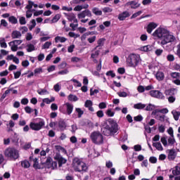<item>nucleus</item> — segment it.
<instances>
[{
  "label": "nucleus",
  "instance_id": "864d4df0",
  "mask_svg": "<svg viewBox=\"0 0 180 180\" xmlns=\"http://www.w3.org/2000/svg\"><path fill=\"white\" fill-rule=\"evenodd\" d=\"M176 98H175V96H170L168 97V101L169 103H174L175 102Z\"/></svg>",
  "mask_w": 180,
  "mask_h": 180
},
{
  "label": "nucleus",
  "instance_id": "0e129e2a",
  "mask_svg": "<svg viewBox=\"0 0 180 180\" xmlns=\"http://www.w3.org/2000/svg\"><path fill=\"white\" fill-rule=\"evenodd\" d=\"M10 47L11 49V51H18V45L12 44Z\"/></svg>",
  "mask_w": 180,
  "mask_h": 180
},
{
  "label": "nucleus",
  "instance_id": "680f3d73",
  "mask_svg": "<svg viewBox=\"0 0 180 180\" xmlns=\"http://www.w3.org/2000/svg\"><path fill=\"white\" fill-rule=\"evenodd\" d=\"M99 109H106V103L101 102L98 105Z\"/></svg>",
  "mask_w": 180,
  "mask_h": 180
},
{
  "label": "nucleus",
  "instance_id": "c756f323",
  "mask_svg": "<svg viewBox=\"0 0 180 180\" xmlns=\"http://www.w3.org/2000/svg\"><path fill=\"white\" fill-rule=\"evenodd\" d=\"M27 53H32V51H34L35 48H34V45H33L32 44H29L27 45Z\"/></svg>",
  "mask_w": 180,
  "mask_h": 180
},
{
  "label": "nucleus",
  "instance_id": "ddd939ff",
  "mask_svg": "<svg viewBox=\"0 0 180 180\" xmlns=\"http://www.w3.org/2000/svg\"><path fill=\"white\" fill-rule=\"evenodd\" d=\"M167 158L169 161H174V160L176 158V152H175V150L174 149L169 150Z\"/></svg>",
  "mask_w": 180,
  "mask_h": 180
},
{
  "label": "nucleus",
  "instance_id": "603ef678",
  "mask_svg": "<svg viewBox=\"0 0 180 180\" xmlns=\"http://www.w3.org/2000/svg\"><path fill=\"white\" fill-rule=\"evenodd\" d=\"M149 162H150V164H157V158L151 156L149 158Z\"/></svg>",
  "mask_w": 180,
  "mask_h": 180
},
{
  "label": "nucleus",
  "instance_id": "49530a36",
  "mask_svg": "<svg viewBox=\"0 0 180 180\" xmlns=\"http://www.w3.org/2000/svg\"><path fill=\"white\" fill-rule=\"evenodd\" d=\"M168 144L170 146H174L175 144V139L174 137H169L168 139Z\"/></svg>",
  "mask_w": 180,
  "mask_h": 180
},
{
  "label": "nucleus",
  "instance_id": "0eeeda50",
  "mask_svg": "<svg viewBox=\"0 0 180 180\" xmlns=\"http://www.w3.org/2000/svg\"><path fill=\"white\" fill-rule=\"evenodd\" d=\"M44 124H46V123L43 120L37 123L32 122L30 123V128L32 130H34V131H39V130H41V129H43Z\"/></svg>",
  "mask_w": 180,
  "mask_h": 180
},
{
  "label": "nucleus",
  "instance_id": "c85d7f7f",
  "mask_svg": "<svg viewBox=\"0 0 180 180\" xmlns=\"http://www.w3.org/2000/svg\"><path fill=\"white\" fill-rule=\"evenodd\" d=\"M21 166L22 168H30V162L28 160H24L21 162Z\"/></svg>",
  "mask_w": 180,
  "mask_h": 180
},
{
  "label": "nucleus",
  "instance_id": "4468645a",
  "mask_svg": "<svg viewBox=\"0 0 180 180\" xmlns=\"http://www.w3.org/2000/svg\"><path fill=\"white\" fill-rule=\"evenodd\" d=\"M58 126L60 129V131H64L67 129V123L63 120H60L58 121Z\"/></svg>",
  "mask_w": 180,
  "mask_h": 180
},
{
  "label": "nucleus",
  "instance_id": "a878e982",
  "mask_svg": "<svg viewBox=\"0 0 180 180\" xmlns=\"http://www.w3.org/2000/svg\"><path fill=\"white\" fill-rule=\"evenodd\" d=\"M53 159L51 157L49 156L44 162H41L42 165H48L49 167H51V162Z\"/></svg>",
  "mask_w": 180,
  "mask_h": 180
},
{
  "label": "nucleus",
  "instance_id": "72a5a7b5",
  "mask_svg": "<svg viewBox=\"0 0 180 180\" xmlns=\"http://www.w3.org/2000/svg\"><path fill=\"white\" fill-rule=\"evenodd\" d=\"M175 169L172 170L173 175H180V167L179 166H175Z\"/></svg>",
  "mask_w": 180,
  "mask_h": 180
},
{
  "label": "nucleus",
  "instance_id": "cd10ccee",
  "mask_svg": "<svg viewBox=\"0 0 180 180\" xmlns=\"http://www.w3.org/2000/svg\"><path fill=\"white\" fill-rule=\"evenodd\" d=\"M68 99L71 102H77V101H78V97L77 96L70 94L68 97Z\"/></svg>",
  "mask_w": 180,
  "mask_h": 180
},
{
  "label": "nucleus",
  "instance_id": "37998d69",
  "mask_svg": "<svg viewBox=\"0 0 180 180\" xmlns=\"http://www.w3.org/2000/svg\"><path fill=\"white\" fill-rule=\"evenodd\" d=\"M134 122H142L143 120V115H139L136 117H134Z\"/></svg>",
  "mask_w": 180,
  "mask_h": 180
},
{
  "label": "nucleus",
  "instance_id": "473e14b6",
  "mask_svg": "<svg viewBox=\"0 0 180 180\" xmlns=\"http://www.w3.org/2000/svg\"><path fill=\"white\" fill-rule=\"evenodd\" d=\"M23 41L22 40H14L8 43L9 46H12V44H15V46H19L20 44H22Z\"/></svg>",
  "mask_w": 180,
  "mask_h": 180
},
{
  "label": "nucleus",
  "instance_id": "774afa93",
  "mask_svg": "<svg viewBox=\"0 0 180 180\" xmlns=\"http://www.w3.org/2000/svg\"><path fill=\"white\" fill-rule=\"evenodd\" d=\"M134 151H141V145H135L134 146Z\"/></svg>",
  "mask_w": 180,
  "mask_h": 180
},
{
  "label": "nucleus",
  "instance_id": "1a4fd4ad",
  "mask_svg": "<svg viewBox=\"0 0 180 180\" xmlns=\"http://www.w3.org/2000/svg\"><path fill=\"white\" fill-rule=\"evenodd\" d=\"M149 94L152 98H157L158 99H164L165 98L164 94L158 90H150Z\"/></svg>",
  "mask_w": 180,
  "mask_h": 180
},
{
  "label": "nucleus",
  "instance_id": "412c9836",
  "mask_svg": "<svg viewBox=\"0 0 180 180\" xmlns=\"http://www.w3.org/2000/svg\"><path fill=\"white\" fill-rule=\"evenodd\" d=\"M92 13L96 15V16H102V11L99 10L98 7L93 8Z\"/></svg>",
  "mask_w": 180,
  "mask_h": 180
},
{
  "label": "nucleus",
  "instance_id": "58836bf2",
  "mask_svg": "<svg viewBox=\"0 0 180 180\" xmlns=\"http://www.w3.org/2000/svg\"><path fill=\"white\" fill-rule=\"evenodd\" d=\"M145 110L148 112H150L151 110H154V105L151 103H149L146 108H145Z\"/></svg>",
  "mask_w": 180,
  "mask_h": 180
},
{
  "label": "nucleus",
  "instance_id": "4be33fe9",
  "mask_svg": "<svg viewBox=\"0 0 180 180\" xmlns=\"http://www.w3.org/2000/svg\"><path fill=\"white\" fill-rule=\"evenodd\" d=\"M58 41H60V43H65V41H67V38L64 37L57 36L56 37H55V42L58 43Z\"/></svg>",
  "mask_w": 180,
  "mask_h": 180
},
{
  "label": "nucleus",
  "instance_id": "f3484780",
  "mask_svg": "<svg viewBox=\"0 0 180 180\" xmlns=\"http://www.w3.org/2000/svg\"><path fill=\"white\" fill-rule=\"evenodd\" d=\"M33 168H34V169H43L44 168L39 164V159L37 158L33 159Z\"/></svg>",
  "mask_w": 180,
  "mask_h": 180
},
{
  "label": "nucleus",
  "instance_id": "5fc2aeb1",
  "mask_svg": "<svg viewBox=\"0 0 180 180\" xmlns=\"http://www.w3.org/2000/svg\"><path fill=\"white\" fill-rule=\"evenodd\" d=\"M37 94H39V95H44L47 94V90L46 89H41L40 90H37Z\"/></svg>",
  "mask_w": 180,
  "mask_h": 180
},
{
  "label": "nucleus",
  "instance_id": "a19ab883",
  "mask_svg": "<svg viewBox=\"0 0 180 180\" xmlns=\"http://www.w3.org/2000/svg\"><path fill=\"white\" fill-rule=\"evenodd\" d=\"M92 105H94V103H92V101L86 100L85 101V103H84L85 108H90L91 106H92Z\"/></svg>",
  "mask_w": 180,
  "mask_h": 180
},
{
  "label": "nucleus",
  "instance_id": "f257e3e1",
  "mask_svg": "<svg viewBox=\"0 0 180 180\" xmlns=\"http://www.w3.org/2000/svg\"><path fill=\"white\" fill-rule=\"evenodd\" d=\"M152 36L161 40V46H165V44H168V43H172L173 41H175L176 39L174 35L170 34L168 30L163 27H158L156 29L152 34Z\"/></svg>",
  "mask_w": 180,
  "mask_h": 180
},
{
  "label": "nucleus",
  "instance_id": "b1692460",
  "mask_svg": "<svg viewBox=\"0 0 180 180\" xmlns=\"http://www.w3.org/2000/svg\"><path fill=\"white\" fill-rule=\"evenodd\" d=\"M146 104H143L141 103H138L134 105V108L141 110V109H144L146 108Z\"/></svg>",
  "mask_w": 180,
  "mask_h": 180
},
{
  "label": "nucleus",
  "instance_id": "bf43d9fd",
  "mask_svg": "<svg viewBox=\"0 0 180 180\" xmlns=\"http://www.w3.org/2000/svg\"><path fill=\"white\" fill-rule=\"evenodd\" d=\"M137 91L140 94H143V92H144V91H146V88H144L143 86H139L137 88Z\"/></svg>",
  "mask_w": 180,
  "mask_h": 180
},
{
  "label": "nucleus",
  "instance_id": "393cba45",
  "mask_svg": "<svg viewBox=\"0 0 180 180\" xmlns=\"http://www.w3.org/2000/svg\"><path fill=\"white\" fill-rule=\"evenodd\" d=\"M127 5H130L131 6V9H136L137 8L140 7V4L137 5V2H136V1H129L127 3ZM135 6V7H134Z\"/></svg>",
  "mask_w": 180,
  "mask_h": 180
},
{
  "label": "nucleus",
  "instance_id": "8fccbe9b",
  "mask_svg": "<svg viewBox=\"0 0 180 180\" xmlns=\"http://www.w3.org/2000/svg\"><path fill=\"white\" fill-rule=\"evenodd\" d=\"M117 94L120 98H126L127 96V93L126 91L117 92Z\"/></svg>",
  "mask_w": 180,
  "mask_h": 180
},
{
  "label": "nucleus",
  "instance_id": "338daca9",
  "mask_svg": "<svg viewBox=\"0 0 180 180\" xmlns=\"http://www.w3.org/2000/svg\"><path fill=\"white\" fill-rule=\"evenodd\" d=\"M117 72L121 74V75H123V74L126 72V70L124 69V68H120L117 69Z\"/></svg>",
  "mask_w": 180,
  "mask_h": 180
},
{
  "label": "nucleus",
  "instance_id": "f8f14e48",
  "mask_svg": "<svg viewBox=\"0 0 180 180\" xmlns=\"http://www.w3.org/2000/svg\"><path fill=\"white\" fill-rule=\"evenodd\" d=\"M65 15L69 22H73V23H78V20L77 19V17L75 16V14H74V13H70L69 14L65 13Z\"/></svg>",
  "mask_w": 180,
  "mask_h": 180
},
{
  "label": "nucleus",
  "instance_id": "6e6552de",
  "mask_svg": "<svg viewBox=\"0 0 180 180\" xmlns=\"http://www.w3.org/2000/svg\"><path fill=\"white\" fill-rule=\"evenodd\" d=\"M54 160L58 161V167H63V164H67V159L64 158L59 153H56L54 156Z\"/></svg>",
  "mask_w": 180,
  "mask_h": 180
},
{
  "label": "nucleus",
  "instance_id": "de8ad7c7",
  "mask_svg": "<svg viewBox=\"0 0 180 180\" xmlns=\"http://www.w3.org/2000/svg\"><path fill=\"white\" fill-rule=\"evenodd\" d=\"M156 119H158L160 120V122H165V115H157Z\"/></svg>",
  "mask_w": 180,
  "mask_h": 180
},
{
  "label": "nucleus",
  "instance_id": "5701e85b",
  "mask_svg": "<svg viewBox=\"0 0 180 180\" xmlns=\"http://www.w3.org/2000/svg\"><path fill=\"white\" fill-rule=\"evenodd\" d=\"M153 146L155 147L156 150H158V151H162L164 150L162 145H161V143L160 142L153 143Z\"/></svg>",
  "mask_w": 180,
  "mask_h": 180
},
{
  "label": "nucleus",
  "instance_id": "a18cd8bd",
  "mask_svg": "<svg viewBox=\"0 0 180 180\" xmlns=\"http://www.w3.org/2000/svg\"><path fill=\"white\" fill-rule=\"evenodd\" d=\"M141 13H143L142 11H139L136 13H134L131 16V19H134L136 18H137V16H140V15H141Z\"/></svg>",
  "mask_w": 180,
  "mask_h": 180
},
{
  "label": "nucleus",
  "instance_id": "423d86ee",
  "mask_svg": "<svg viewBox=\"0 0 180 180\" xmlns=\"http://www.w3.org/2000/svg\"><path fill=\"white\" fill-rule=\"evenodd\" d=\"M92 143L97 145L103 144V135L99 131H94L90 136Z\"/></svg>",
  "mask_w": 180,
  "mask_h": 180
},
{
  "label": "nucleus",
  "instance_id": "9b49d317",
  "mask_svg": "<svg viewBox=\"0 0 180 180\" xmlns=\"http://www.w3.org/2000/svg\"><path fill=\"white\" fill-rule=\"evenodd\" d=\"M158 26V25L154 22H150L146 27L147 33L151 34V33H153V30H154V29H156Z\"/></svg>",
  "mask_w": 180,
  "mask_h": 180
},
{
  "label": "nucleus",
  "instance_id": "9d476101",
  "mask_svg": "<svg viewBox=\"0 0 180 180\" xmlns=\"http://www.w3.org/2000/svg\"><path fill=\"white\" fill-rule=\"evenodd\" d=\"M85 16H88L89 18H91L92 17V13H91V11H89V9L84 10L83 11H82L81 13H79L77 15V18H79V19H84L85 18Z\"/></svg>",
  "mask_w": 180,
  "mask_h": 180
},
{
  "label": "nucleus",
  "instance_id": "c9c22d12",
  "mask_svg": "<svg viewBox=\"0 0 180 180\" xmlns=\"http://www.w3.org/2000/svg\"><path fill=\"white\" fill-rule=\"evenodd\" d=\"M33 5H34V2L29 0L28 5L25 6V9H27V11H32V8H33Z\"/></svg>",
  "mask_w": 180,
  "mask_h": 180
},
{
  "label": "nucleus",
  "instance_id": "39448f33",
  "mask_svg": "<svg viewBox=\"0 0 180 180\" xmlns=\"http://www.w3.org/2000/svg\"><path fill=\"white\" fill-rule=\"evenodd\" d=\"M127 63L129 64V67H137L140 63V55L131 53L127 58Z\"/></svg>",
  "mask_w": 180,
  "mask_h": 180
},
{
  "label": "nucleus",
  "instance_id": "79ce46f5",
  "mask_svg": "<svg viewBox=\"0 0 180 180\" xmlns=\"http://www.w3.org/2000/svg\"><path fill=\"white\" fill-rule=\"evenodd\" d=\"M71 81L74 82V84H75V86H78L79 88L82 86V84H81V82H79V81L77 80L76 79H72Z\"/></svg>",
  "mask_w": 180,
  "mask_h": 180
},
{
  "label": "nucleus",
  "instance_id": "4c0bfd02",
  "mask_svg": "<svg viewBox=\"0 0 180 180\" xmlns=\"http://www.w3.org/2000/svg\"><path fill=\"white\" fill-rule=\"evenodd\" d=\"M105 75H107V77H111V78H115V77H116V74L113 72L112 70H109L108 72H107L105 73Z\"/></svg>",
  "mask_w": 180,
  "mask_h": 180
},
{
  "label": "nucleus",
  "instance_id": "09e8293b",
  "mask_svg": "<svg viewBox=\"0 0 180 180\" xmlns=\"http://www.w3.org/2000/svg\"><path fill=\"white\" fill-rule=\"evenodd\" d=\"M167 61H170V62L174 61L175 56H174V55H172V54H169L167 56Z\"/></svg>",
  "mask_w": 180,
  "mask_h": 180
},
{
  "label": "nucleus",
  "instance_id": "69168bd1",
  "mask_svg": "<svg viewBox=\"0 0 180 180\" xmlns=\"http://www.w3.org/2000/svg\"><path fill=\"white\" fill-rule=\"evenodd\" d=\"M25 110L26 113H32V112H33V109H32V108L29 107V106H26L25 107Z\"/></svg>",
  "mask_w": 180,
  "mask_h": 180
},
{
  "label": "nucleus",
  "instance_id": "dca6fc26",
  "mask_svg": "<svg viewBox=\"0 0 180 180\" xmlns=\"http://www.w3.org/2000/svg\"><path fill=\"white\" fill-rule=\"evenodd\" d=\"M175 92H176V89H169L165 91V94L166 96H175Z\"/></svg>",
  "mask_w": 180,
  "mask_h": 180
},
{
  "label": "nucleus",
  "instance_id": "2f4dec72",
  "mask_svg": "<svg viewBox=\"0 0 180 180\" xmlns=\"http://www.w3.org/2000/svg\"><path fill=\"white\" fill-rule=\"evenodd\" d=\"M61 19V15L60 14H56L51 20L52 23H57L58 20H60Z\"/></svg>",
  "mask_w": 180,
  "mask_h": 180
},
{
  "label": "nucleus",
  "instance_id": "f03ea898",
  "mask_svg": "<svg viewBox=\"0 0 180 180\" xmlns=\"http://www.w3.org/2000/svg\"><path fill=\"white\" fill-rule=\"evenodd\" d=\"M119 131V124L112 118H109L101 128L102 134L104 136H113Z\"/></svg>",
  "mask_w": 180,
  "mask_h": 180
},
{
  "label": "nucleus",
  "instance_id": "3c124183",
  "mask_svg": "<svg viewBox=\"0 0 180 180\" xmlns=\"http://www.w3.org/2000/svg\"><path fill=\"white\" fill-rule=\"evenodd\" d=\"M70 71H68L67 69H65L63 70H60L58 72V75H67Z\"/></svg>",
  "mask_w": 180,
  "mask_h": 180
},
{
  "label": "nucleus",
  "instance_id": "6e6d98bb",
  "mask_svg": "<svg viewBox=\"0 0 180 180\" xmlns=\"http://www.w3.org/2000/svg\"><path fill=\"white\" fill-rule=\"evenodd\" d=\"M96 116L97 117H103L105 116V114H103V111L102 110H100L96 112Z\"/></svg>",
  "mask_w": 180,
  "mask_h": 180
},
{
  "label": "nucleus",
  "instance_id": "aec40b11",
  "mask_svg": "<svg viewBox=\"0 0 180 180\" xmlns=\"http://www.w3.org/2000/svg\"><path fill=\"white\" fill-rule=\"evenodd\" d=\"M12 39H20L22 37V33L18 30L13 31L11 33Z\"/></svg>",
  "mask_w": 180,
  "mask_h": 180
},
{
  "label": "nucleus",
  "instance_id": "20e7f679",
  "mask_svg": "<svg viewBox=\"0 0 180 180\" xmlns=\"http://www.w3.org/2000/svg\"><path fill=\"white\" fill-rule=\"evenodd\" d=\"M4 155L10 161H16L19 158V151L15 148H8L4 151Z\"/></svg>",
  "mask_w": 180,
  "mask_h": 180
},
{
  "label": "nucleus",
  "instance_id": "13d9d810",
  "mask_svg": "<svg viewBox=\"0 0 180 180\" xmlns=\"http://www.w3.org/2000/svg\"><path fill=\"white\" fill-rule=\"evenodd\" d=\"M51 46V41H46L43 46L42 49H49Z\"/></svg>",
  "mask_w": 180,
  "mask_h": 180
},
{
  "label": "nucleus",
  "instance_id": "6ab92c4d",
  "mask_svg": "<svg viewBox=\"0 0 180 180\" xmlns=\"http://www.w3.org/2000/svg\"><path fill=\"white\" fill-rule=\"evenodd\" d=\"M155 77L158 81H164V79L165 78V75H164V72L158 71L155 74Z\"/></svg>",
  "mask_w": 180,
  "mask_h": 180
},
{
  "label": "nucleus",
  "instance_id": "4d7b16f0",
  "mask_svg": "<svg viewBox=\"0 0 180 180\" xmlns=\"http://www.w3.org/2000/svg\"><path fill=\"white\" fill-rule=\"evenodd\" d=\"M113 11V9H112L110 7H105L104 8H103V12H104V13H109L110 12H112Z\"/></svg>",
  "mask_w": 180,
  "mask_h": 180
},
{
  "label": "nucleus",
  "instance_id": "7ed1b4c3",
  "mask_svg": "<svg viewBox=\"0 0 180 180\" xmlns=\"http://www.w3.org/2000/svg\"><path fill=\"white\" fill-rule=\"evenodd\" d=\"M72 165L76 172H86L88 171L86 164L78 158L73 159Z\"/></svg>",
  "mask_w": 180,
  "mask_h": 180
},
{
  "label": "nucleus",
  "instance_id": "e433bc0d",
  "mask_svg": "<svg viewBox=\"0 0 180 180\" xmlns=\"http://www.w3.org/2000/svg\"><path fill=\"white\" fill-rule=\"evenodd\" d=\"M0 46L3 49H6V47H8V44H6V42L5 41V38L0 40Z\"/></svg>",
  "mask_w": 180,
  "mask_h": 180
},
{
  "label": "nucleus",
  "instance_id": "a211bd4d",
  "mask_svg": "<svg viewBox=\"0 0 180 180\" xmlns=\"http://www.w3.org/2000/svg\"><path fill=\"white\" fill-rule=\"evenodd\" d=\"M129 16H130V13L128 11H124L119 14L118 19L119 20H124L126 18H129Z\"/></svg>",
  "mask_w": 180,
  "mask_h": 180
},
{
  "label": "nucleus",
  "instance_id": "052dcab7",
  "mask_svg": "<svg viewBox=\"0 0 180 180\" xmlns=\"http://www.w3.org/2000/svg\"><path fill=\"white\" fill-rule=\"evenodd\" d=\"M19 22L20 25H26V18L25 17H20Z\"/></svg>",
  "mask_w": 180,
  "mask_h": 180
},
{
  "label": "nucleus",
  "instance_id": "2eb2a0df",
  "mask_svg": "<svg viewBox=\"0 0 180 180\" xmlns=\"http://www.w3.org/2000/svg\"><path fill=\"white\" fill-rule=\"evenodd\" d=\"M65 105L66 106L67 115H71V113H72V110H74V105L70 103H65Z\"/></svg>",
  "mask_w": 180,
  "mask_h": 180
},
{
  "label": "nucleus",
  "instance_id": "bb28decb",
  "mask_svg": "<svg viewBox=\"0 0 180 180\" xmlns=\"http://www.w3.org/2000/svg\"><path fill=\"white\" fill-rule=\"evenodd\" d=\"M8 22L12 23V25H16V23H18V18L13 15H11L8 18Z\"/></svg>",
  "mask_w": 180,
  "mask_h": 180
},
{
  "label": "nucleus",
  "instance_id": "7c9ffc66",
  "mask_svg": "<svg viewBox=\"0 0 180 180\" xmlns=\"http://www.w3.org/2000/svg\"><path fill=\"white\" fill-rule=\"evenodd\" d=\"M75 112L77 113L79 119H80V117H82V115H84V110H81V108H76Z\"/></svg>",
  "mask_w": 180,
  "mask_h": 180
},
{
  "label": "nucleus",
  "instance_id": "c03bdc74",
  "mask_svg": "<svg viewBox=\"0 0 180 180\" xmlns=\"http://www.w3.org/2000/svg\"><path fill=\"white\" fill-rule=\"evenodd\" d=\"M160 141L165 147H167V146H168V141H167V138H165L164 136L162 137L161 139H160Z\"/></svg>",
  "mask_w": 180,
  "mask_h": 180
},
{
  "label": "nucleus",
  "instance_id": "f704fd0d",
  "mask_svg": "<svg viewBox=\"0 0 180 180\" xmlns=\"http://www.w3.org/2000/svg\"><path fill=\"white\" fill-rule=\"evenodd\" d=\"M42 72H43V68H41L34 69V77H37L39 74H41Z\"/></svg>",
  "mask_w": 180,
  "mask_h": 180
},
{
  "label": "nucleus",
  "instance_id": "ea45409f",
  "mask_svg": "<svg viewBox=\"0 0 180 180\" xmlns=\"http://www.w3.org/2000/svg\"><path fill=\"white\" fill-rule=\"evenodd\" d=\"M105 113L108 117H113L115 116V112H112L110 109H108Z\"/></svg>",
  "mask_w": 180,
  "mask_h": 180
},
{
  "label": "nucleus",
  "instance_id": "e2e57ef3",
  "mask_svg": "<svg viewBox=\"0 0 180 180\" xmlns=\"http://www.w3.org/2000/svg\"><path fill=\"white\" fill-rule=\"evenodd\" d=\"M167 133L171 136V137H174V129H172V127H169L167 129Z\"/></svg>",
  "mask_w": 180,
  "mask_h": 180
}]
</instances>
